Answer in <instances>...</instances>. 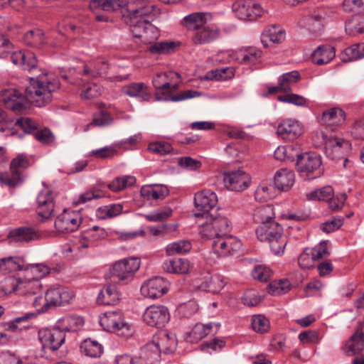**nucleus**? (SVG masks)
<instances>
[{"label": "nucleus", "instance_id": "cd10ccee", "mask_svg": "<svg viewBox=\"0 0 364 364\" xmlns=\"http://www.w3.org/2000/svg\"><path fill=\"white\" fill-rule=\"evenodd\" d=\"M295 174L292 171L282 168L274 177V186L278 190L288 191L294 183Z\"/></svg>", "mask_w": 364, "mask_h": 364}, {"label": "nucleus", "instance_id": "6ab92c4d", "mask_svg": "<svg viewBox=\"0 0 364 364\" xmlns=\"http://www.w3.org/2000/svg\"><path fill=\"white\" fill-rule=\"evenodd\" d=\"M41 235L38 228L31 226H22L10 230L8 238L10 242L28 243L38 240Z\"/></svg>", "mask_w": 364, "mask_h": 364}, {"label": "nucleus", "instance_id": "7c9ffc66", "mask_svg": "<svg viewBox=\"0 0 364 364\" xmlns=\"http://www.w3.org/2000/svg\"><path fill=\"white\" fill-rule=\"evenodd\" d=\"M25 262L20 257H7L0 259V274L24 269Z\"/></svg>", "mask_w": 364, "mask_h": 364}, {"label": "nucleus", "instance_id": "3c124183", "mask_svg": "<svg viewBox=\"0 0 364 364\" xmlns=\"http://www.w3.org/2000/svg\"><path fill=\"white\" fill-rule=\"evenodd\" d=\"M23 41L28 46L39 47L45 42L44 33L41 29L30 30L24 34Z\"/></svg>", "mask_w": 364, "mask_h": 364}, {"label": "nucleus", "instance_id": "f3484780", "mask_svg": "<svg viewBox=\"0 0 364 364\" xmlns=\"http://www.w3.org/2000/svg\"><path fill=\"white\" fill-rule=\"evenodd\" d=\"M225 187L234 191H242L249 186L250 178L243 170L228 171L224 173Z\"/></svg>", "mask_w": 364, "mask_h": 364}, {"label": "nucleus", "instance_id": "2f4dec72", "mask_svg": "<svg viewBox=\"0 0 364 364\" xmlns=\"http://www.w3.org/2000/svg\"><path fill=\"white\" fill-rule=\"evenodd\" d=\"M275 213L272 205H264L257 207L252 212L255 223L265 225L274 220Z\"/></svg>", "mask_w": 364, "mask_h": 364}, {"label": "nucleus", "instance_id": "39448f33", "mask_svg": "<svg viewBox=\"0 0 364 364\" xmlns=\"http://www.w3.org/2000/svg\"><path fill=\"white\" fill-rule=\"evenodd\" d=\"M318 139L321 140L324 145L326 156L332 160H339L344 158V153L349 149L348 141L338 137L333 133H329V129L326 127L316 133Z\"/></svg>", "mask_w": 364, "mask_h": 364}, {"label": "nucleus", "instance_id": "bf43d9fd", "mask_svg": "<svg viewBox=\"0 0 364 364\" xmlns=\"http://www.w3.org/2000/svg\"><path fill=\"white\" fill-rule=\"evenodd\" d=\"M252 329L259 333H267L270 328V323L263 315H256L252 318Z\"/></svg>", "mask_w": 364, "mask_h": 364}, {"label": "nucleus", "instance_id": "9b49d317", "mask_svg": "<svg viewBox=\"0 0 364 364\" xmlns=\"http://www.w3.org/2000/svg\"><path fill=\"white\" fill-rule=\"evenodd\" d=\"M321 160L315 153L299 154L296 160V168L300 173H304L309 179L316 178L321 174Z\"/></svg>", "mask_w": 364, "mask_h": 364}, {"label": "nucleus", "instance_id": "f03ea898", "mask_svg": "<svg viewBox=\"0 0 364 364\" xmlns=\"http://www.w3.org/2000/svg\"><path fill=\"white\" fill-rule=\"evenodd\" d=\"M128 0H91L90 8L92 10L102 9L105 11H113L121 9L123 21L130 26L133 36L142 38L144 41L149 38H156L159 32L151 24L156 17L154 6L145 5L137 9L125 8Z\"/></svg>", "mask_w": 364, "mask_h": 364}, {"label": "nucleus", "instance_id": "680f3d73", "mask_svg": "<svg viewBox=\"0 0 364 364\" xmlns=\"http://www.w3.org/2000/svg\"><path fill=\"white\" fill-rule=\"evenodd\" d=\"M172 215V209L169 207H164L161 210H156L149 214L144 215L146 220L150 222H161L166 220Z\"/></svg>", "mask_w": 364, "mask_h": 364}, {"label": "nucleus", "instance_id": "c03bdc74", "mask_svg": "<svg viewBox=\"0 0 364 364\" xmlns=\"http://www.w3.org/2000/svg\"><path fill=\"white\" fill-rule=\"evenodd\" d=\"M42 284L38 279H28L18 281V289L25 295L36 294L41 291Z\"/></svg>", "mask_w": 364, "mask_h": 364}, {"label": "nucleus", "instance_id": "37998d69", "mask_svg": "<svg viewBox=\"0 0 364 364\" xmlns=\"http://www.w3.org/2000/svg\"><path fill=\"white\" fill-rule=\"evenodd\" d=\"M346 31L350 36L364 33V14L353 16L346 23Z\"/></svg>", "mask_w": 364, "mask_h": 364}, {"label": "nucleus", "instance_id": "c9c22d12", "mask_svg": "<svg viewBox=\"0 0 364 364\" xmlns=\"http://www.w3.org/2000/svg\"><path fill=\"white\" fill-rule=\"evenodd\" d=\"M345 348L348 355L359 354L364 348V333L358 329L346 341Z\"/></svg>", "mask_w": 364, "mask_h": 364}, {"label": "nucleus", "instance_id": "5701e85b", "mask_svg": "<svg viewBox=\"0 0 364 364\" xmlns=\"http://www.w3.org/2000/svg\"><path fill=\"white\" fill-rule=\"evenodd\" d=\"M300 78V74L296 70L284 73L279 77L277 86L269 87L268 93L274 94L277 92H291L292 87L298 82Z\"/></svg>", "mask_w": 364, "mask_h": 364}, {"label": "nucleus", "instance_id": "e2e57ef3", "mask_svg": "<svg viewBox=\"0 0 364 364\" xmlns=\"http://www.w3.org/2000/svg\"><path fill=\"white\" fill-rule=\"evenodd\" d=\"M26 270H30L31 272L35 276L34 279H40L46 277L50 272V268L45 264H30L26 267Z\"/></svg>", "mask_w": 364, "mask_h": 364}, {"label": "nucleus", "instance_id": "0eeeda50", "mask_svg": "<svg viewBox=\"0 0 364 364\" xmlns=\"http://www.w3.org/2000/svg\"><path fill=\"white\" fill-rule=\"evenodd\" d=\"M29 165V159L26 154H18L10 163V171L0 173V181L10 188L18 186L23 181L22 171Z\"/></svg>", "mask_w": 364, "mask_h": 364}, {"label": "nucleus", "instance_id": "f8f14e48", "mask_svg": "<svg viewBox=\"0 0 364 364\" xmlns=\"http://www.w3.org/2000/svg\"><path fill=\"white\" fill-rule=\"evenodd\" d=\"M218 203V198L215 192L211 190H203L195 194L194 204L198 210L194 214L196 218H205L206 215L213 213Z\"/></svg>", "mask_w": 364, "mask_h": 364}, {"label": "nucleus", "instance_id": "bb28decb", "mask_svg": "<svg viewBox=\"0 0 364 364\" xmlns=\"http://www.w3.org/2000/svg\"><path fill=\"white\" fill-rule=\"evenodd\" d=\"M123 92L131 97H136L139 101H149L151 95L148 86L144 82H132L123 87Z\"/></svg>", "mask_w": 364, "mask_h": 364}, {"label": "nucleus", "instance_id": "69168bd1", "mask_svg": "<svg viewBox=\"0 0 364 364\" xmlns=\"http://www.w3.org/2000/svg\"><path fill=\"white\" fill-rule=\"evenodd\" d=\"M277 100L285 103H291L299 107H304L306 105V99L305 97L289 92L285 95H279Z\"/></svg>", "mask_w": 364, "mask_h": 364}, {"label": "nucleus", "instance_id": "2eb2a0df", "mask_svg": "<svg viewBox=\"0 0 364 364\" xmlns=\"http://www.w3.org/2000/svg\"><path fill=\"white\" fill-rule=\"evenodd\" d=\"M143 320L149 326L161 328L168 323L170 314L165 306L151 305L146 309Z\"/></svg>", "mask_w": 364, "mask_h": 364}, {"label": "nucleus", "instance_id": "f704fd0d", "mask_svg": "<svg viewBox=\"0 0 364 364\" xmlns=\"http://www.w3.org/2000/svg\"><path fill=\"white\" fill-rule=\"evenodd\" d=\"M120 298L117 287L114 285L105 287L98 294L97 301L102 305H115Z\"/></svg>", "mask_w": 364, "mask_h": 364}, {"label": "nucleus", "instance_id": "9d476101", "mask_svg": "<svg viewBox=\"0 0 364 364\" xmlns=\"http://www.w3.org/2000/svg\"><path fill=\"white\" fill-rule=\"evenodd\" d=\"M38 337L45 353L58 350L65 341V333L56 326L51 328L40 329Z\"/></svg>", "mask_w": 364, "mask_h": 364}, {"label": "nucleus", "instance_id": "4468645a", "mask_svg": "<svg viewBox=\"0 0 364 364\" xmlns=\"http://www.w3.org/2000/svg\"><path fill=\"white\" fill-rule=\"evenodd\" d=\"M212 240V249L215 254L220 257H227L238 251L242 243L240 240L232 235L218 236L210 238Z\"/></svg>", "mask_w": 364, "mask_h": 364}, {"label": "nucleus", "instance_id": "1a4fd4ad", "mask_svg": "<svg viewBox=\"0 0 364 364\" xmlns=\"http://www.w3.org/2000/svg\"><path fill=\"white\" fill-rule=\"evenodd\" d=\"M140 264L138 257H127L116 262L110 271L112 281L114 283L130 281L139 269Z\"/></svg>", "mask_w": 364, "mask_h": 364}, {"label": "nucleus", "instance_id": "864d4df0", "mask_svg": "<svg viewBox=\"0 0 364 364\" xmlns=\"http://www.w3.org/2000/svg\"><path fill=\"white\" fill-rule=\"evenodd\" d=\"M135 183L134 176H124L114 178L107 186L111 191L117 192L133 186Z\"/></svg>", "mask_w": 364, "mask_h": 364}, {"label": "nucleus", "instance_id": "5fc2aeb1", "mask_svg": "<svg viewBox=\"0 0 364 364\" xmlns=\"http://www.w3.org/2000/svg\"><path fill=\"white\" fill-rule=\"evenodd\" d=\"M324 20V13L322 11H316L307 18L309 29L316 33L322 30Z\"/></svg>", "mask_w": 364, "mask_h": 364}, {"label": "nucleus", "instance_id": "4c0bfd02", "mask_svg": "<svg viewBox=\"0 0 364 364\" xmlns=\"http://www.w3.org/2000/svg\"><path fill=\"white\" fill-rule=\"evenodd\" d=\"M299 148L294 145L280 146L274 151L276 159L284 161H294L299 156Z\"/></svg>", "mask_w": 364, "mask_h": 364}, {"label": "nucleus", "instance_id": "a211bd4d", "mask_svg": "<svg viewBox=\"0 0 364 364\" xmlns=\"http://www.w3.org/2000/svg\"><path fill=\"white\" fill-rule=\"evenodd\" d=\"M195 285L200 289L218 293L224 287L225 282L220 276L213 275L209 272L203 273L194 279Z\"/></svg>", "mask_w": 364, "mask_h": 364}, {"label": "nucleus", "instance_id": "a18cd8bd", "mask_svg": "<svg viewBox=\"0 0 364 364\" xmlns=\"http://www.w3.org/2000/svg\"><path fill=\"white\" fill-rule=\"evenodd\" d=\"M80 351L90 358H97L102 353V348L98 342L86 339L80 345Z\"/></svg>", "mask_w": 364, "mask_h": 364}, {"label": "nucleus", "instance_id": "338daca9", "mask_svg": "<svg viewBox=\"0 0 364 364\" xmlns=\"http://www.w3.org/2000/svg\"><path fill=\"white\" fill-rule=\"evenodd\" d=\"M316 260V257L312 255L311 249L306 248L299 255L298 258V264L302 269H309L314 267Z\"/></svg>", "mask_w": 364, "mask_h": 364}, {"label": "nucleus", "instance_id": "58836bf2", "mask_svg": "<svg viewBox=\"0 0 364 364\" xmlns=\"http://www.w3.org/2000/svg\"><path fill=\"white\" fill-rule=\"evenodd\" d=\"M109 69V65L106 61L98 60L93 65V68H90L87 65L84 66L82 70H79L77 73L83 77H85L87 80L90 77H95L97 76H101L107 73Z\"/></svg>", "mask_w": 364, "mask_h": 364}, {"label": "nucleus", "instance_id": "09e8293b", "mask_svg": "<svg viewBox=\"0 0 364 364\" xmlns=\"http://www.w3.org/2000/svg\"><path fill=\"white\" fill-rule=\"evenodd\" d=\"M213 326V323L196 324L189 335L191 341L197 342L211 333Z\"/></svg>", "mask_w": 364, "mask_h": 364}, {"label": "nucleus", "instance_id": "603ef678", "mask_svg": "<svg viewBox=\"0 0 364 364\" xmlns=\"http://www.w3.org/2000/svg\"><path fill=\"white\" fill-rule=\"evenodd\" d=\"M251 0H239L232 4V11L240 19L249 20Z\"/></svg>", "mask_w": 364, "mask_h": 364}, {"label": "nucleus", "instance_id": "774afa93", "mask_svg": "<svg viewBox=\"0 0 364 364\" xmlns=\"http://www.w3.org/2000/svg\"><path fill=\"white\" fill-rule=\"evenodd\" d=\"M85 239L92 242L105 239L107 236L106 230L98 226H93L92 228L85 231Z\"/></svg>", "mask_w": 364, "mask_h": 364}, {"label": "nucleus", "instance_id": "4d7b16f0", "mask_svg": "<svg viewBox=\"0 0 364 364\" xmlns=\"http://www.w3.org/2000/svg\"><path fill=\"white\" fill-rule=\"evenodd\" d=\"M289 290L290 283L287 279L272 282L267 287V292L273 296L285 294Z\"/></svg>", "mask_w": 364, "mask_h": 364}, {"label": "nucleus", "instance_id": "473e14b6", "mask_svg": "<svg viewBox=\"0 0 364 364\" xmlns=\"http://www.w3.org/2000/svg\"><path fill=\"white\" fill-rule=\"evenodd\" d=\"M163 269L171 274H186L190 267L189 262L182 258L166 259L162 265Z\"/></svg>", "mask_w": 364, "mask_h": 364}, {"label": "nucleus", "instance_id": "a19ab883", "mask_svg": "<svg viewBox=\"0 0 364 364\" xmlns=\"http://www.w3.org/2000/svg\"><path fill=\"white\" fill-rule=\"evenodd\" d=\"M364 57V43H358L346 48L341 54L340 58L347 63Z\"/></svg>", "mask_w": 364, "mask_h": 364}, {"label": "nucleus", "instance_id": "6e6552de", "mask_svg": "<svg viewBox=\"0 0 364 364\" xmlns=\"http://www.w3.org/2000/svg\"><path fill=\"white\" fill-rule=\"evenodd\" d=\"M100 323L105 331L117 333L125 338L130 337L134 332L132 326L124 321L120 311L105 312L100 317Z\"/></svg>", "mask_w": 364, "mask_h": 364}, {"label": "nucleus", "instance_id": "0e129e2a", "mask_svg": "<svg viewBox=\"0 0 364 364\" xmlns=\"http://www.w3.org/2000/svg\"><path fill=\"white\" fill-rule=\"evenodd\" d=\"M33 136L36 140L44 144L49 145L53 144L55 141V136L50 129L46 127L43 129H39L38 127Z\"/></svg>", "mask_w": 364, "mask_h": 364}, {"label": "nucleus", "instance_id": "13d9d810", "mask_svg": "<svg viewBox=\"0 0 364 364\" xmlns=\"http://www.w3.org/2000/svg\"><path fill=\"white\" fill-rule=\"evenodd\" d=\"M333 195V190L331 186H326L323 188L316 189L307 193L306 197L309 200H327Z\"/></svg>", "mask_w": 364, "mask_h": 364}, {"label": "nucleus", "instance_id": "412c9836", "mask_svg": "<svg viewBox=\"0 0 364 364\" xmlns=\"http://www.w3.org/2000/svg\"><path fill=\"white\" fill-rule=\"evenodd\" d=\"M220 29L215 25L203 24L198 28L192 36V41L195 45L210 43L219 38Z\"/></svg>", "mask_w": 364, "mask_h": 364}, {"label": "nucleus", "instance_id": "b1692460", "mask_svg": "<svg viewBox=\"0 0 364 364\" xmlns=\"http://www.w3.org/2000/svg\"><path fill=\"white\" fill-rule=\"evenodd\" d=\"M38 203V214L42 219H48L54 211V200L53 193L46 190L39 193L36 198Z\"/></svg>", "mask_w": 364, "mask_h": 364}, {"label": "nucleus", "instance_id": "79ce46f5", "mask_svg": "<svg viewBox=\"0 0 364 364\" xmlns=\"http://www.w3.org/2000/svg\"><path fill=\"white\" fill-rule=\"evenodd\" d=\"M143 353L148 364H159L162 352L153 340L144 347Z\"/></svg>", "mask_w": 364, "mask_h": 364}, {"label": "nucleus", "instance_id": "de8ad7c7", "mask_svg": "<svg viewBox=\"0 0 364 364\" xmlns=\"http://www.w3.org/2000/svg\"><path fill=\"white\" fill-rule=\"evenodd\" d=\"M123 207L119 203L109 204L100 207L97 210V215L101 219L112 218L122 212Z\"/></svg>", "mask_w": 364, "mask_h": 364}, {"label": "nucleus", "instance_id": "aec40b11", "mask_svg": "<svg viewBox=\"0 0 364 364\" xmlns=\"http://www.w3.org/2000/svg\"><path fill=\"white\" fill-rule=\"evenodd\" d=\"M277 132L282 139L293 141L301 135L303 128L299 121L286 119L279 124Z\"/></svg>", "mask_w": 364, "mask_h": 364}, {"label": "nucleus", "instance_id": "c756f323", "mask_svg": "<svg viewBox=\"0 0 364 364\" xmlns=\"http://www.w3.org/2000/svg\"><path fill=\"white\" fill-rule=\"evenodd\" d=\"M335 56L336 52L333 47L329 45H322L314 51L311 59L314 63L321 65L328 63Z\"/></svg>", "mask_w": 364, "mask_h": 364}, {"label": "nucleus", "instance_id": "a878e982", "mask_svg": "<svg viewBox=\"0 0 364 364\" xmlns=\"http://www.w3.org/2000/svg\"><path fill=\"white\" fill-rule=\"evenodd\" d=\"M141 196L146 200H163L169 194V189L162 184L143 186L140 191Z\"/></svg>", "mask_w": 364, "mask_h": 364}, {"label": "nucleus", "instance_id": "052dcab7", "mask_svg": "<svg viewBox=\"0 0 364 364\" xmlns=\"http://www.w3.org/2000/svg\"><path fill=\"white\" fill-rule=\"evenodd\" d=\"M235 75V69L232 67L217 68L209 73L208 78L215 80H226Z\"/></svg>", "mask_w": 364, "mask_h": 364}, {"label": "nucleus", "instance_id": "6e6d98bb", "mask_svg": "<svg viewBox=\"0 0 364 364\" xmlns=\"http://www.w3.org/2000/svg\"><path fill=\"white\" fill-rule=\"evenodd\" d=\"M177 46L173 41L156 42L150 45L149 50L154 54L168 53L173 51Z\"/></svg>", "mask_w": 364, "mask_h": 364}, {"label": "nucleus", "instance_id": "7ed1b4c3", "mask_svg": "<svg viewBox=\"0 0 364 364\" xmlns=\"http://www.w3.org/2000/svg\"><path fill=\"white\" fill-rule=\"evenodd\" d=\"M257 237L261 242H268L273 254L279 255L284 253L287 239L283 233L282 227L274 220L259 225L256 229Z\"/></svg>", "mask_w": 364, "mask_h": 364}, {"label": "nucleus", "instance_id": "ddd939ff", "mask_svg": "<svg viewBox=\"0 0 364 364\" xmlns=\"http://www.w3.org/2000/svg\"><path fill=\"white\" fill-rule=\"evenodd\" d=\"M82 221V217L79 211L64 209L57 217L55 227L58 232H72L79 228Z\"/></svg>", "mask_w": 364, "mask_h": 364}, {"label": "nucleus", "instance_id": "72a5a7b5", "mask_svg": "<svg viewBox=\"0 0 364 364\" xmlns=\"http://www.w3.org/2000/svg\"><path fill=\"white\" fill-rule=\"evenodd\" d=\"M346 114L339 108H331L322 114L321 121L327 125L329 133L334 132V129L330 127L331 125H338L345 121Z\"/></svg>", "mask_w": 364, "mask_h": 364}, {"label": "nucleus", "instance_id": "423d86ee", "mask_svg": "<svg viewBox=\"0 0 364 364\" xmlns=\"http://www.w3.org/2000/svg\"><path fill=\"white\" fill-rule=\"evenodd\" d=\"M154 87L161 92H156V100L160 101L178 102L188 99L194 98L200 95V93L196 90H188L178 95H172L171 85L168 82V75L166 73H158L152 80Z\"/></svg>", "mask_w": 364, "mask_h": 364}, {"label": "nucleus", "instance_id": "f257e3e1", "mask_svg": "<svg viewBox=\"0 0 364 364\" xmlns=\"http://www.w3.org/2000/svg\"><path fill=\"white\" fill-rule=\"evenodd\" d=\"M59 88L56 80L52 81L37 77H31L30 85L24 92L16 87L4 89L0 92V102L7 109L15 112H23L29 105L43 107L50 102L52 93Z\"/></svg>", "mask_w": 364, "mask_h": 364}, {"label": "nucleus", "instance_id": "4be33fe9", "mask_svg": "<svg viewBox=\"0 0 364 364\" xmlns=\"http://www.w3.org/2000/svg\"><path fill=\"white\" fill-rule=\"evenodd\" d=\"M46 304L49 307H56L68 304L72 299V295L60 287H53L46 291Z\"/></svg>", "mask_w": 364, "mask_h": 364}, {"label": "nucleus", "instance_id": "dca6fc26", "mask_svg": "<svg viewBox=\"0 0 364 364\" xmlns=\"http://www.w3.org/2000/svg\"><path fill=\"white\" fill-rule=\"evenodd\" d=\"M168 281L161 277H155L146 281L141 287V294L149 299H158L169 289Z\"/></svg>", "mask_w": 364, "mask_h": 364}, {"label": "nucleus", "instance_id": "c85d7f7f", "mask_svg": "<svg viewBox=\"0 0 364 364\" xmlns=\"http://www.w3.org/2000/svg\"><path fill=\"white\" fill-rule=\"evenodd\" d=\"M84 324L82 317L68 314L59 318L55 326L65 333L66 331H76L80 329Z\"/></svg>", "mask_w": 364, "mask_h": 364}, {"label": "nucleus", "instance_id": "20e7f679", "mask_svg": "<svg viewBox=\"0 0 364 364\" xmlns=\"http://www.w3.org/2000/svg\"><path fill=\"white\" fill-rule=\"evenodd\" d=\"M204 218L205 221L199 226V232L203 237L213 238L227 235L232 229L229 219L218 213L217 210L206 215Z\"/></svg>", "mask_w": 364, "mask_h": 364}, {"label": "nucleus", "instance_id": "ea45409f", "mask_svg": "<svg viewBox=\"0 0 364 364\" xmlns=\"http://www.w3.org/2000/svg\"><path fill=\"white\" fill-rule=\"evenodd\" d=\"M285 39V31L275 26L265 30L262 34L261 42L264 47L268 46L267 40L274 43H280Z\"/></svg>", "mask_w": 364, "mask_h": 364}, {"label": "nucleus", "instance_id": "8fccbe9b", "mask_svg": "<svg viewBox=\"0 0 364 364\" xmlns=\"http://www.w3.org/2000/svg\"><path fill=\"white\" fill-rule=\"evenodd\" d=\"M191 247L190 241L181 240L168 244L166 247V252L168 255H181L188 252Z\"/></svg>", "mask_w": 364, "mask_h": 364}, {"label": "nucleus", "instance_id": "49530a36", "mask_svg": "<svg viewBox=\"0 0 364 364\" xmlns=\"http://www.w3.org/2000/svg\"><path fill=\"white\" fill-rule=\"evenodd\" d=\"M206 15L205 13H192L183 18L182 23L188 29L196 31L205 23Z\"/></svg>", "mask_w": 364, "mask_h": 364}, {"label": "nucleus", "instance_id": "393cba45", "mask_svg": "<svg viewBox=\"0 0 364 364\" xmlns=\"http://www.w3.org/2000/svg\"><path fill=\"white\" fill-rule=\"evenodd\" d=\"M11 61L23 70H31L36 68L38 60L36 55L31 51H16L10 55Z\"/></svg>", "mask_w": 364, "mask_h": 364}, {"label": "nucleus", "instance_id": "e433bc0d", "mask_svg": "<svg viewBox=\"0 0 364 364\" xmlns=\"http://www.w3.org/2000/svg\"><path fill=\"white\" fill-rule=\"evenodd\" d=\"M153 340L164 354L171 353L176 349V341L173 335L161 332L157 336L154 337Z\"/></svg>", "mask_w": 364, "mask_h": 364}]
</instances>
